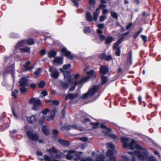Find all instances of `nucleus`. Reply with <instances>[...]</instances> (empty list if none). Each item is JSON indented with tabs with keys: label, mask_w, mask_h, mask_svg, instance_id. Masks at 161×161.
I'll return each mask as SVG.
<instances>
[{
	"label": "nucleus",
	"mask_w": 161,
	"mask_h": 161,
	"mask_svg": "<svg viewBox=\"0 0 161 161\" xmlns=\"http://www.w3.org/2000/svg\"><path fill=\"white\" fill-rule=\"evenodd\" d=\"M121 141L123 143L124 147L133 150L136 148L140 150L135 151L133 153L129 152L128 154L132 155V158L131 161H136V158L137 157L139 160H144L148 155L147 150L145 148H143L140 146L136 143L135 141L132 140L129 144H128L129 139L127 138L123 137L121 138Z\"/></svg>",
	"instance_id": "nucleus-1"
},
{
	"label": "nucleus",
	"mask_w": 161,
	"mask_h": 161,
	"mask_svg": "<svg viewBox=\"0 0 161 161\" xmlns=\"http://www.w3.org/2000/svg\"><path fill=\"white\" fill-rule=\"evenodd\" d=\"M66 158L68 160H71L73 158L75 161H78L80 159L79 154L74 150L69 151L68 153L66 156Z\"/></svg>",
	"instance_id": "nucleus-2"
},
{
	"label": "nucleus",
	"mask_w": 161,
	"mask_h": 161,
	"mask_svg": "<svg viewBox=\"0 0 161 161\" xmlns=\"http://www.w3.org/2000/svg\"><path fill=\"white\" fill-rule=\"evenodd\" d=\"M98 88V86H94L91 87L89 89L86 93L83 94L82 98H86L92 96L96 92Z\"/></svg>",
	"instance_id": "nucleus-3"
},
{
	"label": "nucleus",
	"mask_w": 161,
	"mask_h": 161,
	"mask_svg": "<svg viewBox=\"0 0 161 161\" xmlns=\"http://www.w3.org/2000/svg\"><path fill=\"white\" fill-rule=\"evenodd\" d=\"M27 135L30 139L34 141H38L39 143H41L44 142L42 139H39L38 136L36 134H33L30 131L27 132Z\"/></svg>",
	"instance_id": "nucleus-4"
},
{
	"label": "nucleus",
	"mask_w": 161,
	"mask_h": 161,
	"mask_svg": "<svg viewBox=\"0 0 161 161\" xmlns=\"http://www.w3.org/2000/svg\"><path fill=\"white\" fill-rule=\"evenodd\" d=\"M29 103L30 104L33 105V109L36 110L38 109V107L41 103L40 100L39 98H32L30 99Z\"/></svg>",
	"instance_id": "nucleus-5"
},
{
	"label": "nucleus",
	"mask_w": 161,
	"mask_h": 161,
	"mask_svg": "<svg viewBox=\"0 0 161 161\" xmlns=\"http://www.w3.org/2000/svg\"><path fill=\"white\" fill-rule=\"evenodd\" d=\"M106 145L108 148H110L106 153L107 155L109 157L113 156L115 154L114 145L110 143H107Z\"/></svg>",
	"instance_id": "nucleus-6"
},
{
	"label": "nucleus",
	"mask_w": 161,
	"mask_h": 161,
	"mask_svg": "<svg viewBox=\"0 0 161 161\" xmlns=\"http://www.w3.org/2000/svg\"><path fill=\"white\" fill-rule=\"evenodd\" d=\"M49 71L51 73V75L52 77L57 78L59 76V72L56 68L50 67L49 69Z\"/></svg>",
	"instance_id": "nucleus-7"
},
{
	"label": "nucleus",
	"mask_w": 161,
	"mask_h": 161,
	"mask_svg": "<svg viewBox=\"0 0 161 161\" xmlns=\"http://www.w3.org/2000/svg\"><path fill=\"white\" fill-rule=\"evenodd\" d=\"M19 86H28L29 85L27 77H23L19 81Z\"/></svg>",
	"instance_id": "nucleus-8"
},
{
	"label": "nucleus",
	"mask_w": 161,
	"mask_h": 161,
	"mask_svg": "<svg viewBox=\"0 0 161 161\" xmlns=\"http://www.w3.org/2000/svg\"><path fill=\"white\" fill-rule=\"evenodd\" d=\"M61 52L63 54H64L65 56L69 58L72 59L74 57V56L71 54L70 52L67 51L65 48H63L61 50Z\"/></svg>",
	"instance_id": "nucleus-9"
},
{
	"label": "nucleus",
	"mask_w": 161,
	"mask_h": 161,
	"mask_svg": "<svg viewBox=\"0 0 161 161\" xmlns=\"http://www.w3.org/2000/svg\"><path fill=\"white\" fill-rule=\"evenodd\" d=\"M90 77L87 76L85 78H83L79 80L75 81V85H81L83 83L87 81L90 79Z\"/></svg>",
	"instance_id": "nucleus-10"
},
{
	"label": "nucleus",
	"mask_w": 161,
	"mask_h": 161,
	"mask_svg": "<svg viewBox=\"0 0 161 161\" xmlns=\"http://www.w3.org/2000/svg\"><path fill=\"white\" fill-rule=\"evenodd\" d=\"M64 75L65 80H68L69 82H72L73 80L72 79L70 73L67 71L64 72Z\"/></svg>",
	"instance_id": "nucleus-11"
},
{
	"label": "nucleus",
	"mask_w": 161,
	"mask_h": 161,
	"mask_svg": "<svg viewBox=\"0 0 161 161\" xmlns=\"http://www.w3.org/2000/svg\"><path fill=\"white\" fill-rule=\"evenodd\" d=\"M63 58L62 57H56L53 61V64L58 65L62 64L63 63Z\"/></svg>",
	"instance_id": "nucleus-12"
},
{
	"label": "nucleus",
	"mask_w": 161,
	"mask_h": 161,
	"mask_svg": "<svg viewBox=\"0 0 161 161\" xmlns=\"http://www.w3.org/2000/svg\"><path fill=\"white\" fill-rule=\"evenodd\" d=\"M78 94L77 93L74 94L69 93H68L65 96V99L66 100H67L68 99L73 100L76 98L78 96Z\"/></svg>",
	"instance_id": "nucleus-13"
},
{
	"label": "nucleus",
	"mask_w": 161,
	"mask_h": 161,
	"mask_svg": "<svg viewBox=\"0 0 161 161\" xmlns=\"http://www.w3.org/2000/svg\"><path fill=\"white\" fill-rule=\"evenodd\" d=\"M109 69L106 66H101L100 68V71L101 74H105L108 71Z\"/></svg>",
	"instance_id": "nucleus-14"
},
{
	"label": "nucleus",
	"mask_w": 161,
	"mask_h": 161,
	"mask_svg": "<svg viewBox=\"0 0 161 161\" xmlns=\"http://www.w3.org/2000/svg\"><path fill=\"white\" fill-rule=\"evenodd\" d=\"M100 14L99 8H97L96 11L94 12L93 14V20L96 21L98 19V16Z\"/></svg>",
	"instance_id": "nucleus-15"
},
{
	"label": "nucleus",
	"mask_w": 161,
	"mask_h": 161,
	"mask_svg": "<svg viewBox=\"0 0 161 161\" xmlns=\"http://www.w3.org/2000/svg\"><path fill=\"white\" fill-rule=\"evenodd\" d=\"M100 127L104 129L103 132L105 133L106 135H108V132L111 131V130L109 128H107L105 125L103 124H101Z\"/></svg>",
	"instance_id": "nucleus-16"
},
{
	"label": "nucleus",
	"mask_w": 161,
	"mask_h": 161,
	"mask_svg": "<svg viewBox=\"0 0 161 161\" xmlns=\"http://www.w3.org/2000/svg\"><path fill=\"white\" fill-rule=\"evenodd\" d=\"M95 161H108V160L103 155H97Z\"/></svg>",
	"instance_id": "nucleus-17"
},
{
	"label": "nucleus",
	"mask_w": 161,
	"mask_h": 161,
	"mask_svg": "<svg viewBox=\"0 0 161 161\" xmlns=\"http://www.w3.org/2000/svg\"><path fill=\"white\" fill-rule=\"evenodd\" d=\"M97 31L98 34L100 35L99 36V39L102 41L104 40L106 38L104 35L101 34L103 33L102 31L100 29H97Z\"/></svg>",
	"instance_id": "nucleus-18"
},
{
	"label": "nucleus",
	"mask_w": 161,
	"mask_h": 161,
	"mask_svg": "<svg viewBox=\"0 0 161 161\" xmlns=\"http://www.w3.org/2000/svg\"><path fill=\"white\" fill-rule=\"evenodd\" d=\"M27 120L28 122L29 123H33L36 122V118L35 116L33 115L30 117H27Z\"/></svg>",
	"instance_id": "nucleus-19"
},
{
	"label": "nucleus",
	"mask_w": 161,
	"mask_h": 161,
	"mask_svg": "<svg viewBox=\"0 0 161 161\" xmlns=\"http://www.w3.org/2000/svg\"><path fill=\"white\" fill-rule=\"evenodd\" d=\"M67 82H61V86L64 89H67L69 87V84L72 82H69L68 80H66Z\"/></svg>",
	"instance_id": "nucleus-20"
},
{
	"label": "nucleus",
	"mask_w": 161,
	"mask_h": 161,
	"mask_svg": "<svg viewBox=\"0 0 161 161\" xmlns=\"http://www.w3.org/2000/svg\"><path fill=\"white\" fill-rule=\"evenodd\" d=\"M25 41L22 40L19 42L15 46V48H19L20 47H22L25 45Z\"/></svg>",
	"instance_id": "nucleus-21"
},
{
	"label": "nucleus",
	"mask_w": 161,
	"mask_h": 161,
	"mask_svg": "<svg viewBox=\"0 0 161 161\" xmlns=\"http://www.w3.org/2000/svg\"><path fill=\"white\" fill-rule=\"evenodd\" d=\"M42 130L43 133L45 135H47L49 134V130L48 126L44 125L42 127Z\"/></svg>",
	"instance_id": "nucleus-22"
},
{
	"label": "nucleus",
	"mask_w": 161,
	"mask_h": 161,
	"mask_svg": "<svg viewBox=\"0 0 161 161\" xmlns=\"http://www.w3.org/2000/svg\"><path fill=\"white\" fill-rule=\"evenodd\" d=\"M47 151L49 152L51 155V153H58V151L54 147H52L50 149H47Z\"/></svg>",
	"instance_id": "nucleus-23"
},
{
	"label": "nucleus",
	"mask_w": 161,
	"mask_h": 161,
	"mask_svg": "<svg viewBox=\"0 0 161 161\" xmlns=\"http://www.w3.org/2000/svg\"><path fill=\"white\" fill-rule=\"evenodd\" d=\"M114 38L112 37L108 36L105 39V44H108L111 43L114 40Z\"/></svg>",
	"instance_id": "nucleus-24"
},
{
	"label": "nucleus",
	"mask_w": 161,
	"mask_h": 161,
	"mask_svg": "<svg viewBox=\"0 0 161 161\" xmlns=\"http://www.w3.org/2000/svg\"><path fill=\"white\" fill-rule=\"evenodd\" d=\"M56 55V52L53 50H51L48 53V56L49 58H53Z\"/></svg>",
	"instance_id": "nucleus-25"
},
{
	"label": "nucleus",
	"mask_w": 161,
	"mask_h": 161,
	"mask_svg": "<svg viewBox=\"0 0 161 161\" xmlns=\"http://www.w3.org/2000/svg\"><path fill=\"white\" fill-rule=\"evenodd\" d=\"M88 67H86L85 69V72L86 73V74L90 76H92L94 75V71L93 70H91L89 71H88L87 70L88 69Z\"/></svg>",
	"instance_id": "nucleus-26"
},
{
	"label": "nucleus",
	"mask_w": 161,
	"mask_h": 161,
	"mask_svg": "<svg viewBox=\"0 0 161 161\" xmlns=\"http://www.w3.org/2000/svg\"><path fill=\"white\" fill-rule=\"evenodd\" d=\"M58 142L60 144L65 146H68L70 144L69 142L62 139L59 140Z\"/></svg>",
	"instance_id": "nucleus-27"
},
{
	"label": "nucleus",
	"mask_w": 161,
	"mask_h": 161,
	"mask_svg": "<svg viewBox=\"0 0 161 161\" xmlns=\"http://www.w3.org/2000/svg\"><path fill=\"white\" fill-rule=\"evenodd\" d=\"M86 18L87 20L89 21H91L93 19L91 14L89 12L86 13Z\"/></svg>",
	"instance_id": "nucleus-28"
},
{
	"label": "nucleus",
	"mask_w": 161,
	"mask_h": 161,
	"mask_svg": "<svg viewBox=\"0 0 161 161\" xmlns=\"http://www.w3.org/2000/svg\"><path fill=\"white\" fill-rule=\"evenodd\" d=\"M128 61H129L130 63L131 64L132 59V52L131 51H130L128 53L127 57Z\"/></svg>",
	"instance_id": "nucleus-29"
},
{
	"label": "nucleus",
	"mask_w": 161,
	"mask_h": 161,
	"mask_svg": "<svg viewBox=\"0 0 161 161\" xmlns=\"http://www.w3.org/2000/svg\"><path fill=\"white\" fill-rule=\"evenodd\" d=\"M20 50H22L23 52H25L28 53H30V48L29 47H26L24 48H19Z\"/></svg>",
	"instance_id": "nucleus-30"
},
{
	"label": "nucleus",
	"mask_w": 161,
	"mask_h": 161,
	"mask_svg": "<svg viewBox=\"0 0 161 161\" xmlns=\"http://www.w3.org/2000/svg\"><path fill=\"white\" fill-rule=\"evenodd\" d=\"M61 130H69L71 129V126L67 125H65L64 126L61 127L60 128Z\"/></svg>",
	"instance_id": "nucleus-31"
},
{
	"label": "nucleus",
	"mask_w": 161,
	"mask_h": 161,
	"mask_svg": "<svg viewBox=\"0 0 161 161\" xmlns=\"http://www.w3.org/2000/svg\"><path fill=\"white\" fill-rule=\"evenodd\" d=\"M45 117L44 115L42 116L39 120V123L41 125L43 124L45 122Z\"/></svg>",
	"instance_id": "nucleus-32"
},
{
	"label": "nucleus",
	"mask_w": 161,
	"mask_h": 161,
	"mask_svg": "<svg viewBox=\"0 0 161 161\" xmlns=\"http://www.w3.org/2000/svg\"><path fill=\"white\" fill-rule=\"evenodd\" d=\"M25 86H20V91L21 93H24L26 92L27 90Z\"/></svg>",
	"instance_id": "nucleus-33"
},
{
	"label": "nucleus",
	"mask_w": 161,
	"mask_h": 161,
	"mask_svg": "<svg viewBox=\"0 0 161 161\" xmlns=\"http://www.w3.org/2000/svg\"><path fill=\"white\" fill-rule=\"evenodd\" d=\"M44 160L46 161H59L58 160L56 159H53L52 161L51 160V158L50 157L47 155H45L44 156Z\"/></svg>",
	"instance_id": "nucleus-34"
},
{
	"label": "nucleus",
	"mask_w": 161,
	"mask_h": 161,
	"mask_svg": "<svg viewBox=\"0 0 161 161\" xmlns=\"http://www.w3.org/2000/svg\"><path fill=\"white\" fill-rule=\"evenodd\" d=\"M54 116L55 115L52 114L51 113H50L49 115L47 117V119L48 121L51 120L53 119Z\"/></svg>",
	"instance_id": "nucleus-35"
},
{
	"label": "nucleus",
	"mask_w": 161,
	"mask_h": 161,
	"mask_svg": "<svg viewBox=\"0 0 161 161\" xmlns=\"http://www.w3.org/2000/svg\"><path fill=\"white\" fill-rule=\"evenodd\" d=\"M41 71V69L40 68H38L37 70L35 71L34 74L36 77H37L40 75Z\"/></svg>",
	"instance_id": "nucleus-36"
},
{
	"label": "nucleus",
	"mask_w": 161,
	"mask_h": 161,
	"mask_svg": "<svg viewBox=\"0 0 161 161\" xmlns=\"http://www.w3.org/2000/svg\"><path fill=\"white\" fill-rule=\"evenodd\" d=\"M71 129H76L79 130H82L81 127L76 125H74L72 126H71Z\"/></svg>",
	"instance_id": "nucleus-37"
},
{
	"label": "nucleus",
	"mask_w": 161,
	"mask_h": 161,
	"mask_svg": "<svg viewBox=\"0 0 161 161\" xmlns=\"http://www.w3.org/2000/svg\"><path fill=\"white\" fill-rule=\"evenodd\" d=\"M18 90L17 89H15L14 91H12L11 95L14 97L16 98L17 97V94H18Z\"/></svg>",
	"instance_id": "nucleus-38"
},
{
	"label": "nucleus",
	"mask_w": 161,
	"mask_h": 161,
	"mask_svg": "<svg viewBox=\"0 0 161 161\" xmlns=\"http://www.w3.org/2000/svg\"><path fill=\"white\" fill-rule=\"evenodd\" d=\"M27 44L29 45H32L34 44V40L32 39H29L26 41Z\"/></svg>",
	"instance_id": "nucleus-39"
},
{
	"label": "nucleus",
	"mask_w": 161,
	"mask_h": 161,
	"mask_svg": "<svg viewBox=\"0 0 161 161\" xmlns=\"http://www.w3.org/2000/svg\"><path fill=\"white\" fill-rule=\"evenodd\" d=\"M101 78L102 84H104L107 82L108 81L107 77L104 76H102L101 77Z\"/></svg>",
	"instance_id": "nucleus-40"
},
{
	"label": "nucleus",
	"mask_w": 161,
	"mask_h": 161,
	"mask_svg": "<svg viewBox=\"0 0 161 161\" xmlns=\"http://www.w3.org/2000/svg\"><path fill=\"white\" fill-rule=\"evenodd\" d=\"M45 83L43 81H41L38 84V86L40 88H42L45 85Z\"/></svg>",
	"instance_id": "nucleus-41"
},
{
	"label": "nucleus",
	"mask_w": 161,
	"mask_h": 161,
	"mask_svg": "<svg viewBox=\"0 0 161 161\" xmlns=\"http://www.w3.org/2000/svg\"><path fill=\"white\" fill-rule=\"evenodd\" d=\"M111 16L114 19H117L118 18V15L115 12H111Z\"/></svg>",
	"instance_id": "nucleus-42"
},
{
	"label": "nucleus",
	"mask_w": 161,
	"mask_h": 161,
	"mask_svg": "<svg viewBox=\"0 0 161 161\" xmlns=\"http://www.w3.org/2000/svg\"><path fill=\"white\" fill-rule=\"evenodd\" d=\"M112 59V57L111 55H105V60L107 61H110Z\"/></svg>",
	"instance_id": "nucleus-43"
},
{
	"label": "nucleus",
	"mask_w": 161,
	"mask_h": 161,
	"mask_svg": "<svg viewBox=\"0 0 161 161\" xmlns=\"http://www.w3.org/2000/svg\"><path fill=\"white\" fill-rule=\"evenodd\" d=\"M91 125H93V126L92 127V128L93 129H96L97 128L99 125V123L98 122L96 123H93L91 122Z\"/></svg>",
	"instance_id": "nucleus-44"
},
{
	"label": "nucleus",
	"mask_w": 161,
	"mask_h": 161,
	"mask_svg": "<svg viewBox=\"0 0 161 161\" xmlns=\"http://www.w3.org/2000/svg\"><path fill=\"white\" fill-rule=\"evenodd\" d=\"M113 48L115 50L120 49V47H119V45L116 43L114 44Z\"/></svg>",
	"instance_id": "nucleus-45"
},
{
	"label": "nucleus",
	"mask_w": 161,
	"mask_h": 161,
	"mask_svg": "<svg viewBox=\"0 0 161 161\" xmlns=\"http://www.w3.org/2000/svg\"><path fill=\"white\" fill-rule=\"evenodd\" d=\"M80 161H93V159L90 157H88L81 159Z\"/></svg>",
	"instance_id": "nucleus-46"
},
{
	"label": "nucleus",
	"mask_w": 161,
	"mask_h": 161,
	"mask_svg": "<svg viewBox=\"0 0 161 161\" xmlns=\"http://www.w3.org/2000/svg\"><path fill=\"white\" fill-rule=\"evenodd\" d=\"M107 17L104 15H101L99 17V21L100 22L104 21L106 18Z\"/></svg>",
	"instance_id": "nucleus-47"
},
{
	"label": "nucleus",
	"mask_w": 161,
	"mask_h": 161,
	"mask_svg": "<svg viewBox=\"0 0 161 161\" xmlns=\"http://www.w3.org/2000/svg\"><path fill=\"white\" fill-rule=\"evenodd\" d=\"M49 112L50 110L48 108H46L43 110L42 112L43 114H46L47 113H49Z\"/></svg>",
	"instance_id": "nucleus-48"
},
{
	"label": "nucleus",
	"mask_w": 161,
	"mask_h": 161,
	"mask_svg": "<svg viewBox=\"0 0 161 161\" xmlns=\"http://www.w3.org/2000/svg\"><path fill=\"white\" fill-rule=\"evenodd\" d=\"M90 31V28L89 27H85L84 29V32L85 33H87Z\"/></svg>",
	"instance_id": "nucleus-49"
},
{
	"label": "nucleus",
	"mask_w": 161,
	"mask_h": 161,
	"mask_svg": "<svg viewBox=\"0 0 161 161\" xmlns=\"http://www.w3.org/2000/svg\"><path fill=\"white\" fill-rule=\"evenodd\" d=\"M122 161H129L130 159L126 156H123L122 157Z\"/></svg>",
	"instance_id": "nucleus-50"
},
{
	"label": "nucleus",
	"mask_w": 161,
	"mask_h": 161,
	"mask_svg": "<svg viewBox=\"0 0 161 161\" xmlns=\"http://www.w3.org/2000/svg\"><path fill=\"white\" fill-rule=\"evenodd\" d=\"M116 51L115 53V54L116 56H119L120 54V52L121 50L120 49H119L118 50H115Z\"/></svg>",
	"instance_id": "nucleus-51"
},
{
	"label": "nucleus",
	"mask_w": 161,
	"mask_h": 161,
	"mask_svg": "<svg viewBox=\"0 0 161 161\" xmlns=\"http://www.w3.org/2000/svg\"><path fill=\"white\" fill-rule=\"evenodd\" d=\"M147 161H156V159L153 156H151L148 158Z\"/></svg>",
	"instance_id": "nucleus-52"
},
{
	"label": "nucleus",
	"mask_w": 161,
	"mask_h": 161,
	"mask_svg": "<svg viewBox=\"0 0 161 161\" xmlns=\"http://www.w3.org/2000/svg\"><path fill=\"white\" fill-rule=\"evenodd\" d=\"M141 37L143 40L144 42H145L147 41V37L146 36L141 35L140 36Z\"/></svg>",
	"instance_id": "nucleus-53"
},
{
	"label": "nucleus",
	"mask_w": 161,
	"mask_h": 161,
	"mask_svg": "<svg viewBox=\"0 0 161 161\" xmlns=\"http://www.w3.org/2000/svg\"><path fill=\"white\" fill-rule=\"evenodd\" d=\"M99 29H103L104 27V25L103 24H99L97 25Z\"/></svg>",
	"instance_id": "nucleus-54"
},
{
	"label": "nucleus",
	"mask_w": 161,
	"mask_h": 161,
	"mask_svg": "<svg viewBox=\"0 0 161 161\" xmlns=\"http://www.w3.org/2000/svg\"><path fill=\"white\" fill-rule=\"evenodd\" d=\"M80 140L84 142H86L88 141V139L86 137H83L80 138Z\"/></svg>",
	"instance_id": "nucleus-55"
},
{
	"label": "nucleus",
	"mask_w": 161,
	"mask_h": 161,
	"mask_svg": "<svg viewBox=\"0 0 161 161\" xmlns=\"http://www.w3.org/2000/svg\"><path fill=\"white\" fill-rule=\"evenodd\" d=\"M57 112V110L56 108H54L52 111L50 113H52V114H53L55 115V113H56Z\"/></svg>",
	"instance_id": "nucleus-56"
},
{
	"label": "nucleus",
	"mask_w": 161,
	"mask_h": 161,
	"mask_svg": "<svg viewBox=\"0 0 161 161\" xmlns=\"http://www.w3.org/2000/svg\"><path fill=\"white\" fill-rule=\"evenodd\" d=\"M71 83L72 84L74 85V86L73 87H71V88H69V91H72L73 90H74L75 88V86H76V85H75V81L73 82H72Z\"/></svg>",
	"instance_id": "nucleus-57"
},
{
	"label": "nucleus",
	"mask_w": 161,
	"mask_h": 161,
	"mask_svg": "<svg viewBox=\"0 0 161 161\" xmlns=\"http://www.w3.org/2000/svg\"><path fill=\"white\" fill-rule=\"evenodd\" d=\"M58 133V131L57 130H53V136H55Z\"/></svg>",
	"instance_id": "nucleus-58"
},
{
	"label": "nucleus",
	"mask_w": 161,
	"mask_h": 161,
	"mask_svg": "<svg viewBox=\"0 0 161 161\" xmlns=\"http://www.w3.org/2000/svg\"><path fill=\"white\" fill-rule=\"evenodd\" d=\"M70 66V64H67L66 65H63V68L64 69L66 70L68 68H69Z\"/></svg>",
	"instance_id": "nucleus-59"
},
{
	"label": "nucleus",
	"mask_w": 161,
	"mask_h": 161,
	"mask_svg": "<svg viewBox=\"0 0 161 161\" xmlns=\"http://www.w3.org/2000/svg\"><path fill=\"white\" fill-rule=\"evenodd\" d=\"M65 113V107H64L62 111V116L63 118H64Z\"/></svg>",
	"instance_id": "nucleus-60"
},
{
	"label": "nucleus",
	"mask_w": 161,
	"mask_h": 161,
	"mask_svg": "<svg viewBox=\"0 0 161 161\" xmlns=\"http://www.w3.org/2000/svg\"><path fill=\"white\" fill-rule=\"evenodd\" d=\"M34 68L33 66H31L30 67H26L25 68V69L26 70H31L32 69H33Z\"/></svg>",
	"instance_id": "nucleus-61"
},
{
	"label": "nucleus",
	"mask_w": 161,
	"mask_h": 161,
	"mask_svg": "<svg viewBox=\"0 0 161 161\" xmlns=\"http://www.w3.org/2000/svg\"><path fill=\"white\" fill-rule=\"evenodd\" d=\"M52 104L54 105H57L59 104V102L58 101L54 100L53 101Z\"/></svg>",
	"instance_id": "nucleus-62"
},
{
	"label": "nucleus",
	"mask_w": 161,
	"mask_h": 161,
	"mask_svg": "<svg viewBox=\"0 0 161 161\" xmlns=\"http://www.w3.org/2000/svg\"><path fill=\"white\" fill-rule=\"evenodd\" d=\"M108 11H109L108 9L103 8L102 13L103 14H105L108 13Z\"/></svg>",
	"instance_id": "nucleus-63"
},
{
	"label": "nucleus",
	"mask_w": 161,
	"mask_h": 161,
	"mask_svg": "<svg viewBox=\"0 0 161 161\" xmlns=\"http://www.w3.org/2000/svg\"><path fill=\"white\" fill-rule=\"evenodd\" d=\"M95 0H89V4L90 5H94L95 4Z\"/></svg>",
	"instance_id": "nucleus-64"
}]
</instances>
